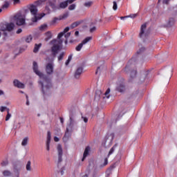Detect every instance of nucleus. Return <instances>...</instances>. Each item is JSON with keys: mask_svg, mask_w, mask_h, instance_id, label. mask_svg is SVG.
I'll return each mask as SVG.
<instances>
[{"mask_svg": "<svg viewBox=\"0 0 177 177\" xmlns=\"http://www.w3.org/2000/svg\"><path fill=\"white\" fill-rule=\"evenodd\" d=\"M32 70L36 75L39 77L40 80L38 82L39 85L41 86L43 96H46L50 93V88H52V82L48 75L42 73L38 70V64L37 62H33Z\"/></svg>", "mask_w": 177, "mask_h": 177, "instance_id": "nucleus-1", "label": "nucleus"}, {"mask_svg": "<svg viewBox=\"0 0 177 177\" xmlns=\"http://www.w3.org/2000/svg\"><path fill=\"white\" fill-rule=\"evenodd\" d=\"M78 129V122H77V119L75 115L73 113L69 115V124L66 126L65 134L63 137L64 142H67L71 136V133L73 131H77Z\"/></svg>", "mask_w": 177, "mask_h": 177, "instance_id": "nucleus-2", "label": "nucleus"}, {"mask_svg": "<svg viewBox=\"0 0 177 177\" xmlns=\"http://www.w3.org/2000/svg\"><path fill=\"white\" fill-rule=\"evenodd\" d=\"M29 10L32 15V16H33L32 17V21L33 23H37L38 21V20H41V19L42 17H44V16H45L44 13L42 14H38V8H37V6L35 5H30V8H29Z\"/></svg>", "mask_w": 177, "mask_h": 177, "instance_id": "nucleus-3", "label": "nucleus"}, {"mask_svg": "<svg viewBox=\"0 0 177 177\" xmlns=\"http://www.w3.org/2000/svg\"><path fill=\"white\" fill-rule=\"evenodd\" d=\"M64 34L65 33L64 32H59L57 36L58 39H59L58 41V44H54L51 47V52L53 57H56V55H57V53H59V50L62 49V44H63V40L60 39V38H62Z\"/></svg>", "mask_w": 177, "mask_h": 177, "instance_id": "nucleus-4", "label": "nucleus"}, {"mask_svg": "<svg viewBox=\"0 0 177 177\" xmlns=\"http://www.w3.org/2000/svg\"><path fill=\"white\" fill-rule=\"evenodd\" d=\"M15 21L17 26H24V24H26V18L20 13L15 16Z\"/></svg>", "mask_w": 177, "mask_h": 177, "instance_id": "nucleus-5", "label": "nucleus"}, {"mask_svg": "<svg viewBox=\"0 0 177 177\" xmlns=\"http://www.w3.org/2000/svg\"><path fill=\"white\" fill-rule=\"evenodd\" d=\"M147 27V26L146 25V24H144L141 26L140 32L139 34L140 38H142L143 39H145L146 37H149V35L150 34V30H146Z\"/></svg>", "mask_w": 177, "mask_h": 177, "instance_id": "nucleus-6", "label": "nucleus"}, {"mask_svg": "<svg viewBox=\"0 0 177 177\" xmlns=\"http://www.w3.org/2000/svg\"><path fill=\"white\" fill-rule=\"evenodd\" d=\"M57 153H58V160H57V167H60V164L62 161H63V149L62 148V145H58L57 146Z\"/></svg>", "mask_w": 177, "mask_h": 177, "instance_id": "nucleus-7", "label": "nucleus"}, {"mask_svg": "<svg viewBox=\"0 0 177 177\" xmlns=\"http://www.w3.org/2000/svg\"><path fill=\"white\" fill-rule=\"evenodd\" d=\"M6 27L7 24H0V31L3 32V39H6L7 38H9L10 35H12L10 33L6 32Z\"/></svg>", "mask_w": 177, "mask_h": 177, "instance_id": "nucleus-8", "label": "nucleus"}, {"mask_svg": "<svg viewBox=\"0 0 177 177\" xmlns=\"http://www.w3.org/2000/svg\"><path fill=\"white\" fill-rule=\"evenodd\" d=\"M49 6L54 11L57 10V9H59V8L57 6H56V4L53 1H50L48 2L47 6H46V8H45V11L48 14L50 13V8H49Z\"/></svg>", "mask_w": 177, "mask_h": 177, "instance_id": "nucleus-9", "label": "nucleus"}, {"mask_svg": "<svg viewBox=\"0 0 177 177\" xmlns=\"http://www.w3.org/2000/svg\"><path fill=\"white\" fill-rule=\"evenodd\" d=\"M91 39H92V37H86L82 41V43H80L78 46H76L75 50L77 52H80V50H81V49H82V47L84 46V45H85L86 44H88V42H89V41H91Z\"/></svg>", "mask_w": 177, "mask_h": 177, "instance_id": "nucleus-10", "label": "nucleus"}, {"mask_svg": "<svg viewBox=\"0 0 177 177\" xmlns=\"http://www.w3.org/2000/svg\"><path fill=\"white\" fill-rule=\"evenodd\" d=\"M125 71L127 73L129 71H131L130 73V77L131 78H135L136 77V70L133 69L132 70V66H129V64L127 65Z\"/></svg>", "mask_w": 177, "mask_h": 177, "instance_id": "nucleus-11", "label": "nucleus"}, {"mask_svg": "<svg viewBox=\"0 0 177 177\" xmlns=\"http://www.w3.org/2000/svg\"><path fill=\"white\" fill-rule=\"evenodd\" d=\"M46 72L48 75L53 74V64L48 63L46 66Z\"/></svg>", "mask_w": 177, "mask_h": 177, "instance_id": "nucleus-12", "label": "nucleus"}, {"mask_svg": "<svg viewBox=\"0 0 177 177\" xmlns=\"http://www.w3.org/2000/svg\"><path fill=\"white\" fill-rule=\"evenodd\" d=\"M13 85L16 88H19V89H24V84L21 83L19 80H14L13 81Z\"/></svg>", "mask_w": 177, "mask_h": 177, "instance_id": "nucleus-13", "label": "nucleus"}, {"mask_svg": "<svg viewBox=\"0 0 177 177\" xmlns=\"http://www.w3.org/2000/svg\"><path fill=\"white\" fill-rule=\"evenodd\" d=\"M68 3H70V0H66L65 1H62L59 3L58 9H66L68 6Z\"/></svg>", "mask_w": 177, "mask_h": 177, "instance_id": "nucleus-14", "label": "nucleus"}, {"mask_svg": "<svg viewBox=\"0 0 177 177\" xmlns=\"http://www.w3.org/2000/svg\"><path fill=\"white\" fill-rule=\"evenodd\" d=\"M14 28H15V24L7 23V27L6 29V32H9V34H10V32L13 31Z\"/></svg>", "mask_w": 177, "mask_h": 177, "instance_id": "nucleus-15", "label": "nucleus"}, {"mask_svg": "<svg viewBox=\"0 0 177 177\" xmlns=\"http://www.w3.org/2000/svg\"><path fill=\"white\" fill-rule=\"evenodd\" d=\"M82 71H84V68H82V66L77 68L75 73V78H80V75L82 74Z\"/></svg>", "mask_w": 177, "mask_h": 177, "instance_id": "nucleus-16", "label": "nucleus"}, {"mask_svg": "<svg viewBox=\"0 0 177 177\" xmlns=\"http://www.w3.org/2000/svg\"><path fill=\"white\" fill-rule=\"evenodd\" d=\"M174 24H175V18L171 17L167 21L166 27H169V28L172 27Z\"/></svg>", "mask_w": 177, "mask_h": 177, "instance_id": "nucleus-17", "label": "nucleus"}, {"mask_svg": "<svg viewBox=\"0 0 177 177\" xmlns=\"http://www.w3.org/2000/svg\"><path fill=\"white\" fill-rule=\"evenodd\" d=\"M96 23L97 21L91 22L90 24V32H94V31H96Z\"/></svg>", "mask_w": 177, "mask_h": 177, "instance_id": "nucleus-18", "label": "nucleus"}, {"mask_svg": "<svg viewBox=\"0 0 177 177\" xmlns=\"http://www.w3.org/2000/svg\"><path fill=\"white\" fill-rule=\"evenodd\" d=\"M116 91L118 92H120L122 93V92H125V85L124 84H120L119 86H117Z\"/></svg>", "mask_w": 177, "mask_h": 177, "instance_id": "nucleus-19", "label": "nucleus"}, {"mask_svg": "<svg viewBox=\"0 0 177 177\" xmlns=\"http://www.w3.org/2000/svg\"><path fill=\"white\" fill-rule=\"evenodd\" d=\"M89 151H91V148L89 147H86L84 152L83 153L84 158H86L89 156Z\"/></svg>", "mask_w": 177, "mask_h": 177, "instance_id": "nucleus-20", "label": "nucleus"}, {"mask_svg": "<svg viewBox=\"0 0 177 177\" xmlns=\"http://www.w3.org/2000/svg\"><path fill=\"white\" fill-rule=\"evenodd\" d=\"M41 46H42V44L41 43L39 44H35V48L33 49L34 53H37V52L39 50V48H41Z\"/></svg>", "mask_w": 177, "mask_h": 177, "instance_id": "nucleus-21", "label": "nucleus"}, {"mask_svg": "<svg viewBox=\"0 0 177 177\" xmlns=\"http://www.w3.org/2000/svg\"><path fill=\"white\" fill-rule=\"evenodd\" d=\"M51 38H52V32L50 31H48L47 32H46L45 41H48Z\"/></svg>", "mask_w": 177, "mask_h": 177, "instance_id": "nucleus-22", "label": "nucleus"}, {"mask_svg": "<svg viewBox=\"0 0 177 177\" xmlns=\"http://www.w3.org/2000/svg\"><path fill=\"white\" fill-rule=\"evenodd\" d=\"M3 176L5 177L12 176V172L9 170H4L3 171Z\"/></svg>", "mask_w": 177, "mask_h": 177, "instance_id": "nucleus-23", "label": "nucleus"}, {"mask_svg": "<svg viewBox=\"0 0 177 177\" xmlns=\"http://www.w3.org/2000/svg\"><path fill=\"white\" fill-rule=\"evenodd\" d=\"M93 5V1H86L84 3V6H85V8H91V6H92Z\"/></svg>", "mask_w": 177, "mask_h": 177, "instance_id": "nucleus-24", "label": "nucleus"}, {"mask_svg": "<svg viewBox=\"0 0 177 177\" xmlns=\"http://www.w3.org/2000/svg\"><path fill=\"white\" fill-rule=\"evenodd\" d=\"M40 31H46L48 30V24H43L39 26Z\"/></svg>", "mask_w": 177, "mask_h": 177, "instance_id": "nucleus-25", "label": "nucleus"}, {"mask_svg": "<svg viewBox=\"0 0 177 177\" xmlns=\"http://www.w3.org/2000/svg\"><path fill=\"white\" fill-rule=\"evenodd\" d=\"M80 24H81V21H75L73 22L71 25V28H75V27H78V26H80Z\"/></svg>", "mask_w": 177, "mask_h": 177, "instance_id": "nucleus-26", "label": "nucleus"}, {"mask_svg": "<svg viewBox=\"0 0 177 177\" xmlns=\"http://www.w3.org/2000/svg\"><path fill=\"white\" fill-rule=\"evenodd\" d=\"M28 143V137H26L23 139L21 142L22 146H27V144Z\"/></svg>", "mask_w": 177, "mask_h": 177, "instance_id": "nucleus-27", "label": "nucleus"}, {"mask_svg": "<svg viewBox=\"0 0 177 177\" xmlns=\"http://www.w3.org/2000/svg\"><path fill=\"white\" fill-rule=\"evenodd\" d=\"M115 147H117V144H115L109 151L108 156H111L114 151H115Z\"/></svg>", "mask_w": 177, "mask_h": 177, "instance_id": "nucleus-28", "label": "nucleus"}, {"mask_svg": "<svg viewBox=\"0 0 177 177\" xmlns=\"http://www.w3.org/2000/svg\"><path fill=\"white\" fill-rule=\"evenodd\" d=\"M110 88H108L106 90V91L104 93V96L103 97V98L104 99L105 97H106V99H109V97H110Z\"/></svg>", "mask_w": 177, "mask_h": 177, "instance_id": "nucleus-29", "label": "nucleus"}, {"mask_svg": "<svg viewBox=\"0 0 177 177\" xmlns=\"http://www.w3.org/2000/svg\"><path fill=\"white\" fill-rule=\"evenodd\" d=\"M72 59H73V55H70L65 63L66 66H68V64H70V62H71Z\"/></svg>", "mask_w": 177, "mask_h": 177, "instance_id": "nucleus-30", "label": "nucleus"}, {"mask_svg": "<svg viewBox=\"0 0 177 177\" xmlns=\"http://www.w3.org/2000/svg\"><path fill=\"white\" fill-rule=\"evenodd\" d=\"M64 52H62L59 54V55L58 56V62H62V60H63V58L64 57Z\"/></svg>", "mask_w": 177, "mask_h": 177, "instance_id": "nucleus-31", "label": "nucleus"}, {"mask_svg": "<svg viewBox=\"0 0 177 177\" xmlns=\"http://www.w3.org/2000/svg\"><path fill=\"white\" fill-rule=\"evenodd\" d=\"M26 171H31V161L30 160L26 164Z\"/></svg>", "mask_w": 177, "mask_h": 177, "instance_id": "nucleus-32", "label": "nucleus"}, {"mask_svg": "<svg viewBox=\"0 0 177 177\" xmlns=\"http://www.w3.org/2000/svg\"><path fill=\"white\" fill-rule=\"evenodd\" d=\"M9 5H10V3L8 1H5L4 4L2 6V9H8Z\"/></svg>", "mask_w": 177, "mask_h": 177, "instance_id": "nucleus-33", "label": "nucleus"}, {"mask_svg": "<svg viewBox=\"0 0 177 177\" xmlns=\"http://www.w3.org/2000/svg\"><path fill=\"white\" fill-rule=\"evenodd\" d=\"M26 42H27L28 44H30V42H31V41H32V36L31 35H28L26 38Z\"/></svg>", "mask_w": 177, "mask_h": 177, "instance_id": "nucleus-34", "label": "nucleus"}, {"mask_svg": "<svg viewBox=\"0 0 177 177\" xmlns=\"http://www.w3.org/2000/svg\"><path fill=\"white\" fill-rule=\"evenodd\" d=\"M8 164H9V161H8V160H3L1 162L2 167H6V165H8Z\"/></svg>", "mask_w": 177, "mask_h": 177, "instance_id": "nucleus-35", "label": "nucleus"}, {"mask_svg": "<svg viewBox=\"0 0 177 177\" xmlns=\"http://www.w3.org/2000/svg\"><path fill=\"white\" fill-rule=\"evenodd\" d=\"M76 6H77L75 4H72V5L69 6L68 10H74V9H75Z\"/></svg>", "mask_w": 177, "mask_h": 177, "instance_id": "nucleus-36", "label": "nucleus"}, {"mask_svg": "<svg viewBox=\"0 0 177 177\" xmlns=\"http://www.w3.org/2000/svg\"><path fill=\"white\" fill-rule=\"evenodd\" d=\"M118 8V7L117 6V1H113V10H117Z\"/></svg>", "mask_w": 177, "mask_h": 177, "instance_id": "nucleus-37", "label": "nucleus"}, {"mask_svg": "<svg viewBox=\"0 0 177 177\" xmlns=\"http://www.w3.org/2000/svg\"><path fill=\"white\" fill-rule=\"evenodd\" d=\"M10 117H12V114L7 113L6 117V121H9V120H10Z\"/></svg>", "mask_w": 177, "mask_h": 177, "instance_id": "nucleus-38", "label": "nucleus"}, {"mask_svg": "<svg viewBox=\"0 0 177 177\" xmlns=\"http://www.w3.org/2000/svg\"><path fill=\"white\" fill-rule=\"evenodd\" d=\"M168 73H169V79L170 80V79H171V75H172V68H169Z\"/></svg>", "mask_w": 177, "mask_h": 177, "instance_id": "nucleus-39", "label": "nucleus"}, {"mask_svg": "<svg viewBox=\"0 0 177 177\" xmlns=\"http://www.w3.org/2000/svg\"><path fill=\"white\" fill-rule=\"evenodd\" d=\"M145 47H142L140 48L138 51H137V53L139 55V53H142V52H145Z\"/></svg>", "mask_w": 177, "mask_h": 177, "instance_id": "nucleus-40", "label": "nucleus"}, {"mask_svg": "<svg viewBox=\"0 0 177 177\" xmlns=\"http://www.w3.org/2000/svg\"><path fill=\"white\" fill-rule=\"evenodd\" d=\"M136 16H138V15H136V14H131L130 15H128L127 17H131V19H135V17H136Z\"/></svg>", "mask_w": 177, "mask_h": 177, "instance_id": "nucleus-41", "label": "nucleus"}, {"mask_svg": "<svg viewBox=\"0 0 177 177\" xmlns=\"http://www.w3.org/2000/svg\"><path fill=\"white\" fill-rule=\"evenodd\" d=\"M5 110H6V106H0V111L1 113H3V111H5Z\"/></svg>", "mask_w": 177, "mask_h": 177, "instance_id": "nucleus-42", "label": "nucleus"}, {"mask_svg": "<svg viewBox=\"0 0 177 177\" xmlns=\"http://www.w3.org/2000/svg\"><path fill=\"white\" fill-rule=\"evenodd\" d=\"M82 120H83L84 122L86 123L88 122V118L82 116Z\"/></svg>", "mask_w": 177, "mask_h": 177, "instance_id": "nucleus-43", "label": "nucleus"}, {"mask_svg": "<svg viewBox=\"0 0 177 177\" xmlns=\"http://www.w3.org/2000/svg\"><path fill=\"white\" fill-rule=\"evenodd\" d=\"M68 31H70V27H66V28L64 30L63 32H64V34H66V32H68Z\"/></svg>", "mask_w": 177, "mask_h": 177, "instance_id": "nucleus-44", "label": "nucleus"}, {"mask_svg": "<svg viewBox=\"0 0 177 177\" xmlns=\"http://www.w3.org/2000/svg\"><path fill=\"white\" fill-rule=\"evenodd\" d=\"M57 20H62V18L55 17V18L53 19V23H56V21H57Z\"/></svg>", "mask_w": 177, "mask_h": 177, "instance_id": "nucleus-45", "label": "nucleus"}, {"mask_svg": "<svg viewBox=\"0 0 177 177\" xmlns=\"http://www.w3.org/2000/svg\"><path fill=\"white\" fill-rule=\"evenodd\" d=\"M169 1L170 0H162V3L164 5H168V3H169Z\"/></svg>", "mask_w": 177, "mask_h": 177, "instance_id": "nucleus-46", "label": "nucleus"}, {"mask_svg": "<svg viewBox=\"0 0 177 177\" xmlns=\"http://www.w3.org/2000/svg\"><path fill=\"white\" fill-rule=\"evenodd\" d=\"M15 176L19 177L20 171H19V170H16L15 171Z\"/></svg>", "mask_w": 177, "mask_h": 177, "instance_id": "nucleus-47", "label": "nucleus"}, {"mask_svg": "<svg viewBox=\"0 0 177 177\" xmlns=\"http://www.w3.org/2000/svg\"><path fill=\"white\" fill-rule=\"evenodd\" d=\"M66 17H68V13L64 14V15L62 17L61 20H62V19H66Z\"/></svg>", "mask_w": 177, "mask_h": 177, "instance_id": "nucleus-48", "label": "nucleus"}, {"mask_svg": "<svg viewBox=\"0 0 177 177\" xmlns=\"http://www.w3.org/2000/svg\"><path fill=\"white\" fill-rule=\"evenodd\" d=\"M47 139H51L50 131L47 132Z\"/></svg>", "mask_w": 177, "mask_h": 177, "instance_id": "nucleus-49", "label": "nucleus"}, {"mask_svg": "<svg viewBox=\"0 0 177 177\" xmlns=\"http://www.w3.org/2000/svg\"><path fill=\"white\" fill-rule=\"evenodd\" d=\"M71 35V32H68L65 35V38L67 39Z\"/></svg>", "mask_w": 177, "mask_h": 177, "instance_id": "nucleus-50", "label": "nucleus"}, {"mask_svg": "<svg viewBox=\"0 0 177 177\" xmlns=\"http://www.w3.org/2000/svg\"><path fill=\"white\" fill-rule=\"evenodd\" d=\"M23 32V30H21V28H19L17 30V34H21V32Z\"/></svg>", "mask_w": 177, "mask_h": 177, "instance_id": "nucleus-51", "label": "nucleus"}, {"mask_svg": "<svg viewBox=\"0 0 177 177\" xmlns=\"http://www.w3.org/2000/svg\"><path fill=\"white\" fill-rule=\"evenodd\" d=\"M46 145H50V139L47 138Z\"/></svg>", "mask_w": 177, "mask_h": 177, "instance_id": "nucleus-52", "label": "nucleus"}, {"mask_svg": "<svg viewBox=\"0 0 177 177\" xmlns=\"http://www.w3.org/2000/svg\"><path fill=\"white\" fill-rule=\"evenodd\" d=\"M75 37H78V35H80V32L78 30L75 31Z\"/></svg>", "mask_w": 177, "mask_h": 177, "instance_id": "nucleus-53", "label": "nucleus"}, {"mask_svg": "<svg viewBox=\"0 0 177 177\" xmlns=\"http://www.w3.org/2000/svg\"><path fill=\"white\" fill-rule=\"evenodd\" d=\"M54 140H55V142H59V138L55 136V137H54Z\"/></svg>", "mask_w": 177, "mask_h": 177, "instance_id": "nucleus-54", "label": "nucleus"}, {"mask_svg": "<svg viewBox=\"0 0 177 177\" xmlns=\"http://www.w3.org/2000/svg\"><path fill=\"white\" fill-rule=\"evenodd\" d=\"M107 164H108L107 158H105V159H104V165H107Z\"/></svg>", "mask_w": 177, "mask_h": 177, "instance_id": "nucleus-55", "label": "nucleus"}, {"mask_svg": "<svg viewBox=\"0 0 177 177\" xmlns=\"http://www.w3.org/2000/svg\"><path fill=\"white\" fill-rule=\"evenodd\" d=\"M14 3L16 4V3H19V2H20V0H12Z\"/></svg>", "mask_w": 177, "mask_h": 177, "instance_id": "nucleus-56", "label": "nucleus"}, {"mask_svg": "<svg viewBox=\"0 0 177 177\" xmlns=\"http://www.w3.org/2000/svg\"><path fill=\"white\" fill-rule=\"evenodd\" d=\"M60 122L61 124H64V119H63V118H60Z\"/></svg>", "mask_w": 177, "mask_h": 177, "instance_id": "nucleus-57", "label": "nucleus"}, {"mask_svg": "<svg viewBox=\"0 0 177 177\" xmlns=\"http://www.w3.org/2000/svg\"><path fill=\"white\" fill-rule=\"evenodd\" d=\"M2 95H5V93L3 92V91L0 90V96H2Z\"/></svg>", "mask_w": 177, "mask_h": 177, "instance_id": "nucleus-58", "label": "nucleus"}, {"mask_svg": "<svg viewBox=\"0 0 177 177\" xmlns=\"http://www.w3.org/2000/svg\"><path fill=\"white\" fill-rule=\"evenodd\" d=\"M46 150H47V151H49V150H50V145H46Z\"/></svg>", "mask_w": 177, "mask_h": 177, "instance_id": "nucleus-59", "label": "nucleus"}, {"mask_svg": "<svg viewBox=\"0 0 177 177\" xmlns=\"http://www.w3.org/2000/svg\"><path fill=\"white\" fill-rule=\"evenodd\" d=\"M60 174L61 175H64V171L63 170V168L62 169Z\"/></svg>", "mask_w": 177, "mask_h": 177, "instance_id": "nucleus-60", "label": "nucleus"}, {"mask_svg": "<svg viewBox=\"0 0 177 177\" xmlns=\"http://www.w3.org/2000/svg\"><path fill=\"white\" fill-rule=\"evenodd\" d=\"M23 52H24V49L20 48L19 49V53H23Z\"/></svg>", "mask_w": 177, "mask_h": 177, "instance_id": "nucleus-61", "label": "nucleus"}, {"mask_svg": "<svg viewBox=\"0 0 177 177\" xmlns=\"http://www.w3.org/2000/svg\"><path fill=\"white\" fill-rule=\"evenodd\" d=\"M99 70H100V66L97 67V71H95V74H97V73H99Z\"/></svg>", "mask_w": 177, "mask_h": 177, "instance_id": "nucleus-62", "label": "nucleus"}, {"mask_svg": "<svg viewBox=\"0 0 177 177\" xmlns=\"http://www.w3.org/2000/svg\"><path fill=\"white\" fill-rule=\"evenodd\" d=\"M128 16H125V17H121L120 19L121 20H124V19H127Z\"/></svg>", "mask_w": 177, "mask_h": 177, "instance_id": "nucleus-63", "label": "nucleus"}, {"mask_svg": "<svg viewBox=\"0 0 177 177\" xmlns=\"http://www.w3.org/2000/svg\"><path fill=\"white\" fill-rule=\"evenodd\" d=\"M140 81H141V82H145V79H144V77H141V78H140Z\"/></svg>", "mask_w": 177, "mask_h": 177, "instance_id": "nucleus-64", "label": "nucleus"}]
</instances>
